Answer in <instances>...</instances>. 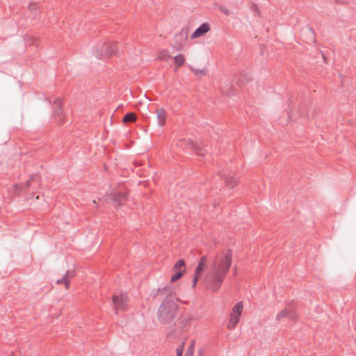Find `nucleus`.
Listing matches in <instances>:
<instances>
[{
  "mask_svg": "<svg viewBox=\"0 0 356 356\" xmlns=\"http://www.w3.org/2000/svg\"><path fill=\"white\" fill-rule=\"evenodd\" d=\"M220 177L225 179V182L227 188H234L237 183V179L233 176L225 177V172H220Z\"/></svg>",
  "mask_w": 356,
  "mask_h": 356,
  "instance_id": "9b49d317",
  "label": "nucleus"
},
{
  "mask_svg": "<svg viewBox=\"0 0 356 356\" xmlns=\"http://www.w3.org/2000/svg\"><path fill=\"white\" fill-rule=\"evenodd\" d=\"M157 124L159 127H163L165 124L167 112L163 108H157L156 111Z\"/></svg>",
  "mask_w": 356,
  "mask_h": 356,
  "instance_id": "9d476101",
  "label": "nucleus"
},
{
  "mask_svg": "<svg viewBox=\"0 0 356 356\" xmlns=\"http://www.w3.org/2000/svg\"><path fill=\"white\" fill-rule=\"evenodd\" d=\"M185 346V342H181L176 349L177 356H183L184 349Z\"/></svg>",
  "mask_w": 356,
  "mask_h": 356,
  "instance_id": "5701e85b",
  "label": "nucleus"
},
{
  "mask_svg": "<svg viewBox=\"0 0 356 356\" xmlns=\"http://www.w3.org/2000/svg\"><path fill=\"white\" fill-rule=\"evenodd\" d=\"M207 268V265L203 264L202 263L198 262V264L195 268V273L196 274H201L202 272Z\"/></svg>",
  "mask_w": 356,
  "mask_h": 356,
  "instance_id": "b1692460",
  "label": "nucleus"
},
{
  "mask_svg": "<svg viewBox=\"0 0 356 356\" xmlns=\"http://www.w3.org/2000/svg\"><path fill=\"white\" fill-rule=\"evenodd\" d=\"M244 79H245L246 81H248L249 80H250V79H251V78H250V77H249L248 76H244Z\"/></svg>",
  "mask_w": 356,
  "mask_h": 356,
  "instance_id": "2f4dec72",
  "label": "nucleus"
},
{
  "mask_svg": "<svg viewBox=\"0 0 356 356\" xmlns=\"http://www.w3.org/2000/svg\"><path fill=\"white\" fill-rule=\"evenodd\" d=\"M185 270H176L175 273L172 275L170 278V282H174L181 277V276L184 274Z\"/></svg>",
  "mask_w": 356,
  "mask_h": 356,
  "instance_id": "a211bd4d",
  "label": "nucleus"
},
{
  "mask_svg": "<svg viewBox=\"0 0 356 356\" xmlns=\"http://www.w3.org/2000/svg\"><path fill=\"white\" fill-rule=\"evenodd\" d=\"M195 350V341H192L190 346L188 347L184 356H193Z\"/></svg>",
  "mask_w": 356,
  "mask_h": 356,
  "instance_id": "4be33fe9",
  "label": "nucleus"
},
{
  "mask_svg": "<svg viewBox=\"0 0 356 356\" xmlns=\"http://www.w3.org/2000/svg\"><path fill=\"white\" fill-rule=\"evenodd\" d=\"M185 143L186 146V148L187 150H191L200 156H204V150L193 140L186 139L185 140Z\"/></svg>",
  "mask_w": 356,
  "mask_h": 356,
  "instance_id": "423d86ee",
  "label": "nucleus"
},
{
  "mask_svg": "<svg viewBox=\"0 0 356 356\" xmlns=\"http://www.w3.org/2000/svg\"><path fill=\"white\" fill-rule=\"evenodd\" d=\"M227 95L228 96H230V95H234V90H231L229 92H227Z\"/></svg>",
  "mask_w": 356,
  "mask_h": 356,
  "instance_id": "7c9ffc66",
  "label": "nucleus"
},
{
  "mask_svg": "<svg viewBox=\"0 0 356 356\" xmlns=\"http://www.w3.org/2000/svg\"><path fill=\"white\" fill-rule=\"evenodd\" d=\"M210 30V25L207 22H204L200 24L195 31L191 34L192 39L197 38L208 33Z\"/></svg>",
  "mask_w": 356,
  "mask_h": 356,
  "instance_id": "0eeeda50",
  "label": "nucleus"
},
{
  "mask_svg": "<svg viewBox=\"0 0 356 356\" xmlns=\"http://www.w3.org/2000/svg\"><path fill=\"white\" fill-rule=\"evenodd\" d=\"M216 6L218 7L219 10L222 13H223L225 15H229V10L227 8H225L223 5H218L216 3Z\"/></svg>",
  "mask_w": 356,
  "mask_h": 356,
  "instance_id": "cd10ccee",
  "label": "nucleus"
},
{
  "mask_svg": "<svg viewBox=\"0 0 356 356\" xmlns=\"http://www.w3.org/2000/svg\"><path fill=\"white\" fill-rule=\"evenodd\" d=\"M118 48L111 43L100 42L92 49V54L99 60H104L109 56L117 54Z\"/></svg>",
  "mask_w": 356,
  "mask_h": 356,
  "instance_id": "7ed1b4c3",
  "label": "nucleus"
},
{
  "mask_svg": "<svg viewBox=\"0 0 356 356\" xmlns=\"http://www.w3.org/2000/svg\"><path fill=\"white\" fill-rule=\"evenodd\" d=\"M185 266V261L183 259H179L175 264L174 268L178 269Z\"/></svg>",
  "mask_w": 356,
  "mask_h": 356,
  "instance_id": "393cba45",
  "label": "nucleus"
},
{
  "mask_svg": "<svg viewBox=\"0 0 356 356\" xmlns=\"http://www.w3.org/2000/svg\"><path fill=\"white\" fill-rule=\"evenodd\" d=\"M113 302L115 307L121 309H124L126 305L125 298L123 296H113Z\"/></svg>",
  "mask_w": 356,
  "mask_h": 356,
  "instance_id": "4468645a",
  "label": "nucleus"
},
{
  "mask_svg": "<svg viewBox=\"0 0 356 356\" xmlns=\"http://www.w3.org/2000/svg\"><path fill=\"white\" fill-rule=\"evenodd\" d=\"M33 6H34V4H33V3H31V4L29 6V7L30 8H32V7H33Z\"/></svg>",
  "mask_w": 356,
  "mask_h": 356,
  "instance_id": "473e14b6",
  "label": "nucleus"
},
{
  "mask_svg": "<svg viewBox=\"0 0 356 356\" xmlns=\"http://www.w3.org/2000/svg\"><path fill=\"white\" fill-rule=\"evenodd\" d=\"M110 197L111 200L115 202L117 206H122L127 201L128 195L124 192H111Z\"/></svg>",
  "mask_w": 356,
  "mask_h": 356,
  "instance_id": "39448f33",
  "label": "nucleus"
},
{
  "mask_svg": "<svg viewBox=\"0 0 356 356\" xmlns=\"http://www.w3.org/2000/svg\"><path fill=\"white\" fill-rule=\"evenodd\" d=\"M53 108H54L53 113H54V115H57V116L61 115V114L63 113V109H62V102L60 98H56L54 101Z\"/></svg>",
  "mask_w": 356,
  "mask_h": 356,
  "instance_id": "ddd939ff",
  "label": "nucleus"
},
{
  "mask_svg": "<svg viewBox=\"0 0 356 356\" xmlns=\"http://www.w3.org/2000/svg\"><path fill=\"white\" fill-rule=\"evenodd\" d=\"M174 60L177 67H181L185 61V58L182 54H178L174 57Z\"/></svg>",
  "mask_w": 356,
  "mask_h": 356,
  "instance_id": "6ab92c4d",
  "label": "nucleus"
},
{
  "mask_svg": "<svg viewBox=\"0 0 356 356\" xmlns=\"http://www.w3.org/2000/svg\"><path fill=\"white\" fill-rule=\"evenodd\" d=\"M69 275L70 272H67L61 279L57 280V284H64L66 288L68 289L70 286V283L67 277Z\"/></svg>",
  "mask_w": 356,
  "mask_h": 356,
  "instance_id": "aec40b11",
  "label": "nucleus"
},
{
  "mask_svg": "<svg viewBox=\"0 0 356 356\" xmlns=\"http://www.w3.org/2000/svg\"><path fill=\"white\" fill-rule=\"evenodd\" d=\"M188 323V322L187 320L181 321L180 323H179V324L177 325H176V323H175V326L176 327L171 328V332L175 334H179V332H181L182 331V330H184L186 327Z\"/></svg>",
  "mask_w": 356,
  "mask_h": 356,
  "instance_id": "2eb2a0df",
  "label": "nucleus"
},
{
  "mask_svg": "<svg viewBox=\"0 0 356 356\" xmlns=\"http://www.w3.org/2000/svg\"><path fill=\"white\" fill-rule=\"evenodd\" d=\"M243 308V303L241 301L236 302L232 308V313L230 314L229 316V320L227 323V327L229 330L234 329L239 322Z\"/></svg>",
  "mask_w": 356,
  "mask_h": 356,
  "instance_id": "20e7f679",
  "label": "nucleus"
},
{
  "mask_svg": "<svg viewBox=\"0 0 356 356\" xmlns=\"http://www.w3.org/2000/svg\"><path fill=\"white\" fill-rule=\"evenodd\" d=\"M200 275V274H196V273H194L193 277V285H192L193 288H195L197 282L199 280Z\"/></svg>",
  "mask_w": 356,
  "mask_h": 356,
  "instance_id": "bb28decb",
  "label": "nucleus"
},
{
  "mask_svg": "<svg viewBox=\"0 0 356 356\" xmlns=\"http://www.w3.org/2000/svg\"><path fill=\"white\" fill-rule=\"evenodd\" d=\"M232 253L227 252L218 267H214L205 278L207 287L213 292L219 290L232 265Z\"/></svg>",
  "mask_w": 356,
  "mask_h": 356,
  "instance_id": "f257e3e1",
  "label": "nucleus"
},
{
  "mask_svg": "<svg viewBox=\"0 0 356 356\" xmlns=\"http://www.w3.org/2000/svg\"><path fill=\"white\" fill-rule=\"evenodd\" d=\"M200 275V274H196V273H194L193 277V285H192L193 288H195L197 282L199 280Z\"/></svg>",
  "mask_w": 356,
  "mask_h": 356,
  "instance_id": "a878e982",
  "label": "nucleus"
},
{
  "mask_svg": "<svg viewBox=\"0 0 356 356\" xmlns=\"http://www.w3.org/2000/svg\"><path fill=\"white\" fill-rule=\"evenodd\" d=\"M190 69L197 76H204L207 72L206 68L199 70L193 67H190Z\"/></svg>",
  "mask_w": 356,
  "mask_h": 356,
  "instance_id": "412c9836",
  "label": "nucleus"
},
{
  "mask_svg": "<svg viewBox=\"0 0 356 356\" xmlns=\"http://www.w3.org/2000/svg\"><path fill=\"white\" fill-rule=\"evenodd\" d=\"M282 318L295 320L297 318V314L294 309H284L277 315L276 319L280 321Z\"/></svg>",
  "mask_w": 356,
  "mask_h": 356,
  "instance_id": "1a4fd4ad",
  "label": "nucleus"
},
{
  "mask_svg": "<svg viewBox=\"0 0 356 356\" xmlns=\"http://www.w3.org/2000/svg\"><path fill=\"white\" fill-rule=\"evenodd\" d=\"M177 300L170 297L164 298L157 312V317L160 323L167 325L174 321L179 308Z\"/></svg>",
  "mask_w": 356,
  "mask_h": 356,
  "instance_id": "f03ea898",
  "label": "nucleus"
},
{
  "mask_svg": "<svg viewBox=\"0 0 356 356\" xmlns=\"http://www.w3.org/2000/svg\"><path fill=\"white\" fill-rule=\"evenodd\" d=\"M136 120H137L136 115L134 113L129 112L124 115V116L122 119V122H124V123L134 122L136 121Z\"/></svg>",
  "mask_w": 356,
  "mask_h": 356,
  "instance_id": "dca6fc26",
  "label": "nucleus"
},
{
  "mask_svg": "<svg viewBox=\"0 0 356 356\" xmlns=\"http://www.w3.org/2000/svg\"><path fill=\"white\" fill-rule=\"evenodd\" d=\"M70 276H71V277H73V276H74V273H72L70 274Z\"/></svg>",
  "mask_w": 356,
  "mask_h": 356,
  "instance_id": "72a5a7b5",
  "label": "nucleus"
},
{
  "mask_svg": "<svg viewBox=\"0 0 356 356\" xmlns=\"http://www.w3.org/2000/svg\"><path fill=\"white\" fill-rule=\"evenodd\" d=\"M302 31H303V33H305L307 35H309L308 39L309 40V41H311V42L314 41L315 33H314V31L312 28L306 26L304 28Z\"/></svg>",
  "mask_w": 356,
  "mask_h": 356,
  "instance_id": "f3484780",
  "label": "nucleus"
},
{
  "mask_svg": "<svg viewBox=\"0 0 356 356\" xmlns=\"http://www.w3.org/2000/svg\"><path fill=\"white\" fill-rule=\"evenodd\" d=\"M207 257H206V256H202V257L200 259L199 262H200V263H202V264H204V265H207V264H207Z\"/></svg>",
  "mask_w": 356,
  "mask_h": 356,
  "instance_id": "c85d7f7f",
  "label": "nucleus"
},
{
  "mask_svg": "<svg viewBox=\"0 0 356 356\" xmlns=\"http://www.w3.org/2000/svg\"><path fill=\"white\" fill-rule=\"evenodd\" d=\"M159 294L165 295V297H170L175 300H178L176 298V293L169 286H163L158 288L156 292L154 293V298H156Z\"/></svg>",
  "mask_w": 356,
  "mask_h": 356,
  "instance_id": "6e6552de",
  "label": "nucleus"
},
{
  "mask_svg": "<svg viewBox=\"0 0 356 356\" xmlns=\"http://www.w3.org/2000/svg\"><path fill=\"white\" fill-rule=\"evenodd\" d=\"M33 180H35V176H31L26 182L19 184H15L13 186L20 191H26L31 186V182Z\"/></svg>",
  "mask_w": 356,
  "mask_h": 356,
  "instance_id": "f8f14e48",
  "label": "nucleus"
},
{
  "mask_svg": "<svg viewBox=\"0 0 356 356\" xmlns=\"http://www.w3.org/2000/svg\"><path fill=\"white\" fill-rule=\"evenodd\" d=\"M250 8L253 10H254L256 13L257 12L258 10V8L257 6L254 4V3H251L250 5Z\"/></svg>",
  "mask_w": 356,
  "mask_h": 356,
  "instance_id": "c756f323",
  "label": "nucleus"
}]
</instances>
